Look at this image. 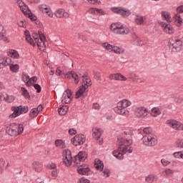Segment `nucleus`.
Returning a JSON list of instances; mask_svg holds the SVG:
<instances>
[{
	"label": "nucleus",
	"mask_w": 183,
	"mask_h": 183,
	"mask_svg": "<svg viewBox=\"0 0 183 183\" xmlns=\"http://www.w3.org/2000/svg\"><path fill=\"white\" fill-rule=\"evenodd\" d=\"M36 76H33L29 79V81L26 82V86H32V84L34 82H36L37 81Z\"/></svg>",
	"instance_id": "obj_46"
},
{
	"label": "nucleus",
	"mask_w": 183,
	"mask_h": 183,
	"mask_svg": "<svg viewBox=\"0 0 183 183\" xmlns=\"http://www.w3.org/2000/svg\"><path fill=\"white\" fill-rule=\"evenodd\" d=\"M83 83L81 86H84L85 88L86 86V89H88L89 86H91V79H88V76H83Z\"/></svg>",
	"instance_id": "obj_34"
},
{
	"label": "nucleus",
	"mask_w": 183,
	"mask_h": 183,
	"mask_svg": "<svg viewBox=\"0 0 183 183\" xmlns=\"http://www.w3.org/2000/svg\"><path fill=\"white\" fill-rule=\"evenodd\" d=\"M21 95H24V98L28 99V98H29V92H28V90H26L25 87H21Z\"/></svg>",
	"instance_id": "obj_47"
},
{
	"label": "nucleus",
	"mask_w": 183,
	"mask_h": 183,
	"mask_svg": "<svg viewBox=\"0 0 183 183\" xmlns=\"http://www.w3.org/2000/svg\"><path fill=\"white\" fill-rule=\"evenodd\" d=\"M145 181L148 183H155L158 181V176L154 174H149L146 176Z\"/></svg>",
	"instance_id": "obj_25"
},
{
	"label": "nucleus",
	"mask_w": 183,
	"mask_h": 183,
	"mask_svg": "<svg viewBox=\"0 0 183 183\" xmlns=\"http://www.w3.org/2000/svg\"><path fill=\"white\" fill-rule=\"evenodd\" d=\"M161 162L163 167H167V165H169V164H171V162L168 161L167 159H162Z\"/></svg>",
	"instance_id": "obj_51"
},
{
	"label": "nucleus",
	"mask_w": 183,
	"mask_h": 183,
	"mask_svg": "<svg viewBox=\"0 0 183 183\" xmlns=\"http://www.w3.org/2000/svg\"><path fill=\"white\" fill-rule=\"evenodd\" d=\"M145 19H147V17L137 15L135 17L134 21L137 25H144V24H145Z\"/></svg>",
	"instance_id": "obj_27"
},
{
	"label": "nucleus",
	"mask_w": 183,
	"mask_h": 183,
	"mask_svg": "<svg viewBox=\"0 0 183 183\" xmlns=\"http://www.w3.org/2000/svg\"><path fill=\"white\" fill-rule=\"evenodd\" d=\"M90 12L92 14H95L96 15H106V12L105 11H104L103 9H97V8H94V9H92L90 10Z\"/></svg>",
	"instance_id": "obj_33"
},
{
	"label": "nucleus",
	"mask_w": 183,
	"mask_h": 183,
	"mask_svg": "<svg viewBox=\"0 0 183 183\" xmlns=\"http://www.w3.org/2000/svg\"><path fill=\"white\" fill-rule=\"evenodd\" d=\"M17 4L19 5L23 14L26 15V16L30 18L31 21H36V17H34L32 13L29 10V8L28 7V6H26V4H25V3H24V1H22L21 0H18Z\"/></svg>",
	"instance_id": "obj_9"
},
{
	"label": "nucleus",
	"mask_w": 183,
	"mask_h": 183,
	"mask_svg": "<svg viewBox=\"0 0 183 183\" xmlns=\"http://www.w3.org/2000/svg\"><path fill=\"white\" fill-rule=\"evenodd\" d=\"M86 157H87L86 152H79L78 155L75 156L74 163L78 165V164H81V162H84V161L86 159Z\"/></svg>",
	"instance_id": "obj_18"
},
{
	"label": "nucleus",
	"mask_w": 183,
	"mask_h": 183,
	"mask_svg": "<svg viewBox=\"0 0 183 183\" xmlns=\"http://www.w3.org/2000/svg\"><path fill=\"white\" fill-rule=\"evenodd\" d=\"M167 125L175 131H183V124L181 122L175 119H169L166 122Z\"/></svg>",
	"instance_id": "obj_13"
},
{
	"label": "nucleus",
	"mask_w": 183,
	"mask_h": 183,
	"mask_svg": "<svg viewBox=\"0 0 183 183\" xmlns=\"http://www.w3.org/2000/svg\"><path fill=\"white\" fill-rule=\"evenodd\" d=\"M109 79L113 81H127L128 78L122 75L121 73L111 74L109 76Z\"/></svg>",
	"instance_id": "obj_20"
},
{
	"label": "nucleus",
	"mask_w": 183,
	"mask_h": 183,
	"mask_svg": "<svg viewBox=\"0 0 183 183\" xmlns=\"http://www.w3.org/2000/svg\"><path fill=\"white\" fill-rule=\"evenodd\" d=\"M164 173L166 174V175L169 176V175H172V174H174V172H172L171 169H167L164 171Z\"/></svg>",
	"instance_id": "obj_54"
},
{
	"label": "nucleus",
	"mask_w": 183,
	"mask_h": 183,
	"mask_svg": "<svg viewBox=\"0 0 183 183\" xmlns=\"http://www.w3.org/2000/svg\"><path fill=\"white\" fill-rule=\"evenodd\" d=\"M55 16H56V18H69V14L68 12H66L64 9H59L55 12Z\"/></svg>",
	"instance_id": "obj_23"
},
{
	"label": "nucleus",
	"mask_w": 183,
	"mask_h": 183,
	"mask_svg": "<svg viewBox=\"0 0 183 183\" xmlns=\"http://www.w3.org/2000/svg\"><path fill=\"white\" fill-rule=\"evenodd\" d=\"M36 109L37 110V112L39 114V112H41V111H42V109H44V107L41 104H39L37 108H36Z\"/></svg>",
	"instance_id": "obj_60"
},
{
	"label": "nucleus",
	"mask_w": 183,
	"mask_h": 183,
	"mask_svg": "<svg viewBox=\"0 0 183 183\" xmlns=\"http://www.w3.org/2000/svg\"><path fill=\"white\" fill-rule=\"evenodd\" d=\"M112 12L121 15L123 18H127L131 15V11L124 8V7H112Z\"/></svg>",
	"instance_id": "obj_12"
},
{
	"label": "nucleus",
	"mask_w": 183,
	"mask_h": 183,
	"mask_svg": "<svg viewBox=\"0 0 183 183\" xmlns=\"http://www.w3.org/2000/svg\"><path fill=\"white\" fill-rule=\"evenodd\" d=\"M13 113L9 115V118H16L22 114H26L29 111L28 106H14L12 107Z\"/></svg>",
	"instance_id": "obj_8"
},
{
	"label": "nucleus",
	"mask_w": 183,
	"mask_h": 183,
	"mask_svg": "<svg viewBox=\"0 0 183 183\" xmlns=\"http://www.w3.org/2000/svg\"><path fill=\"white\" fill-rule=\"evenodd\" d=\"M93 108L94 109H99L100 107H99V104L98 103H94L93 104Z\"/></svg>",
	"instance_id": "obj_64"
},
{
	"label": "nucleus",
	"mask_w": 183,
	"mask_h": 183,
	"mask_svg": "<svg viewBox=\"0 0 183 183\" xmlns=\"http://www.w3.org/2000/svg\"><path fill=\"white\" fill-rule=\"evenodd\" d=\"M69 135H75L76 134V130L75 129H70L69 130Z\"/></svg>",
	"instance_id": "obj_58"
},
{
	"label": "nucleus",
	"mask_w": 183,
	"mask_h": 183,
	"mask_svg": "<svg viewBox=\"0 0 183 183\" xmlns=\"http://www.w3.org/2000/svg\"><path fill=\"white\" fill-rule=\"evenodd\" d=\"M131 105H132L131 101L124 99L117 104V106L114 108V112L118 115L128 118L129 117V110L127 108L131 107Z\"/></svg>",
	"instance_id": "obj_3"
},
{
	"label": "nucleus",
	"mask_w": 183,
	"mask_h": 183,
	"mask_svg": "<svg viewBox=\"0 0 183 183\" xmlns=\"http://www.w3.org/2000/svg\"><path fill=\"white\" fill-rule=\"evenodd\" d=\"M112 52L117 54V55H121L125 52V49L123 47L113 46Z\"/></svg>",
	"instance_id": "obj_31"
},
{
	"label": "nucleus",
	"mask_w": 183,
	"mask_h": 183,
	"mask_svg": "<svg viewBox=\"0 0 183 183\" xmlns=\"http://www.w3.org/2000/svg\"><path fill=\"white\" fill-rule=\"evenodd\" d=\"M133 39H134V41L136 44V45H139V46L144 45V41L142 40H141V39L139 37H138V36H137V34H134L133 36Z\"/></svg>",
	"instance_id": "obj_39"
},
{
	"label": "nucleus",
	"mask_w": 183,
	"mask_h": 183,
	"mask_svg": "<svg viewBox=\"0 0 183 183\" xmlns=\"http://www.w3.org/2000/svg\"><path fill=\"white\" fill-rule=\"evenodd\" d=\"M134 115L139 119H144L148 115V109L144 106L137 107L134 110Z\"/></svg>",
	"instance_id": "obj_10"
},
{
	"label": "nucleus",
	"mask_w": 183,
	"mask_h": 183,
	"mask_svg": "<svg viewBox=\"0 0 183 183\" xmlns=\"http://www.w3.org/2000/svg\"><path fill=\"white\" fill-rule=\"evenodd\" d=\"M160 26L162 28L163 31L169 35H172L175 32V29L171 24H168L164 21L159 23Z\"/></svg>",
	"instance_id": "obj_14"
},
{
	"label": "nucleus",
	"mask_w": 183,
	"mask_h": 183,
	"mask_svg": "<svg viewBox=\"0 0 183 183\" xmlns=\"http://www.w3.org/2000/svg\"><path fill=\"white\" fill-rule=\"evenodd\" d=\"M0 41H4V42L8 41L6 32L5 31V29H4V26H2V24H0Z\"/></svg>",
	"instance_id": "obj_26"
},
{
	"label": "nucleus",
	"mask_w": 183,
	"mask_h": 183,
	"mask_svg": "<svg viewBox=\"0 0 183 183\" xmlns=\"http://www.w3.org/2000/svg\"><path fill=\"white\" fill-rule=\"evenodd\" d=\"M10 71H11V72H14V74H16V72H19V64H10Z\"/></svg>",
	"instance_id": "obj_41"
},
{
	"label": "nucleus",
	"mask_w": 183,
	"mask_h": 183,
	"mask_svg": "<svg viewBox=\"0 0 183 183\" xmlns=\"http://www.w3.org/2000/svg\"><path fill=\"white\" fill-rule=\"evenodd\" d=\"M103 177H106V178H108V177H109V170L108 169H104L103 170Z\"/></svg>",
	"instance_id": "obj_52"
},
{
	"label": "nucleus",
	"mask_w": 183,
	"mask_h": 183,
	"mask_svg": "<svg viewBox=\"0 0 183 183\" xmlns=\"http://www.w3.org/2000/svg\"><path fill=\"white\" fill-rule=\"evenodd\" d=\"M92 135L95 139L98 141L101 138V136L102 135V129L98 128V127H94L92 129Z\"/></svg>",
	"instance_id": "obj_24"
},
{
	"label": "nucleus",
	"mask_w": 183,
	"mask_h": 183,
	"mask_svg": "<svg viewBox=\"0 0 183 183\" xmlns=\"http://www.w3.org/2000/svg\"><path fill=\"white\" fill-rule=\"evenodd\" d=\"M72 101V92L71 89L66 90L61 97L62 104H71Z\"/></svg>",
	"instance_id": "obj_15"
},
{
	"label": "nucleus",
	"mask_w": 183,
	"mask_h": 183,
	"mask_svg": "<svg viewBox=\"0 0 183 183\" xmlns=\"http://www.w3.org/2000/svg\"><path fill=\"white\" fill-rule=\"evenodd\" d=\"M94 167L99 171H102L104 169V163L99 159H96L94 160Z\"/></svg>",
	"instance_id": "obj_29"
},
{
	"label": "nucleus",
	"mask_w": 183,
	"mask_h": 183,
	"mask_svg": "<svg viewBox=\"0 0 183 183\" xmlns=\"http://www.w3.org/2000/svg\"><path fill=\"white\" fill-rule=\"evenodd\" d=\"M141 141L142 145H144V147H155L158 144V139L155 134L144 136Z\"/></svg>",
	"instance_id": "obj_7"
},
{
	"label": "nucleus",
	"mask_w": 183,
	"mask_h": 183,
	"mask_svg": "<svg viewBox=\"0 0 183 183\" xmlns=\"http://www.w3.org/2000/svg\"><path fill=\"white\" fill-rule=\"evenodd\" d=\"M24 35L26 36V42L31 45V46H36L37 45L40 51H44L46 49V46L45 45V42L46 41V37H45V35H44L42 32H39V34L34 33L32 34L33 39L31 37V34L27 30L24 31Z\"/></svg>",
	"instance_id": "obj_2"
},
{
	"label": "nucleus",
	"mask_w": 183,
	"mask_h": 183,
	"mask_svg": "<svg viewBox=\"0 0 183 183\" xmlns=\"http://www.w3.org/2000/svg\"><path fill=\"white\" fill-rule=\"evenodd\" d=\"M102 46L104 48V49H107V51H109V52H112V49H114V46L109 44L107 42L103 43Z\"/></svg>",
	"instance_id": "obj_44"
},
{
	"label": "nucleus",
	"mask_w": 183,
	"mask_h": 183,
	"mask_svg": "<svg viewBox=\"0 0 183 183\" xmlns=\"http://www.w3.org/2000/svg\"><path fill=\"white\" fill-rule=\"evenodd\" d=\"M39 114V113L38 112V110L36 109V108H34L31 109L29 116L30 118H36Z\"/></svg>",
	"instance_id": "obj_42"
},
{
	"label": "nucleus",
	"mask_w": 183,
	"mask_h": 183,
	"mask_svg": "<svg viewBox=\"0 0 183 183\" xmlns=\"http://www.w3.org/2000/svg\"><path fill=\"white\" fill-rule=\"evenodd\" d=\"M143 137H148L149 135H154L152 134V129L151 127H146L143 129Z\"/></svg>",
	"instance_id": "obj_38"
},
{
	"label": "nucleus",
	"mask_w": 183,
	"mask_h": 183,
	"mask_svg": "<svg viewBox=\"0 0 183 183\" xmlns=\"http://www.w3.org/2000/svg\"><path fill=\"white\" fill-rule=\"evenodd\" d=\"M151 115L152 117H158V115H161V110L158 107H154L151 111Z\"/></svg>",
	"instance_id": "obj_43"
},
{
	"label": "nucleus",
	"mask_w": 183,
	"mask_h": 183,
	"mask_svg": "<svg viewBox=\"0 0 183 183\" xmlns=\"http://www.w3.org/2000/svg\"><path fill=\"white\" fill-rule=\"evenodd\" d=\"M177 148H179V149H182L183 148V140H177L176 142Z\"/></svg>",
	"instance_id": "obj_50"
},
{
	"label": "nucleus",
	"mask_w": 183,
	"mask_h": 183,
	"mask_svg": "<svg viewBox=\"0 0 183 183\" xmlns=\"http://www.w3.org/2000/svg\"><path fill=\"white\" fill-rule=\"evenodd\" d=\"M128 79L133 81V82H137L138 81V76L135 73H131L128 75Z\"/></svg>",
	"instance_id": "obj_45"
},
{
	"label": "nucleus",
	"mask_w": 183,
	"mask_h": 183,
	"mask_svg": "<svg viewBox=\"0 0 183 183\" xmlns=\"http://www.w3.org/2000/svg\"><path fill=\"white\" fill-rule=\"evenodd\" d=\"M72 154L71 153V150L64 149L63 152V164L66 167H71L72 165Z\"/></svg>",
	"instance_id": "obj_11"
},
{
	"label": "nucleus",
	"mask_w": 183,
	"mask_h": 183,
	"mask_svg": "<svg viewBox=\"0 0 183 183\" xmlns=\"http://www.w3.org/2000/svg\"><path fill=\"white\" fill-rule=\"evenodd\" d=\"M80 183H89V179L82 177L79 179Z\"/></svg>",
	"instance_id": "obj_56"
},
{
	"label": "nucleus",
	"mask_w": 183,
	"mask_h": 183,
	"mask_svg": "<svg viewBox=\"0 0 183 183\" xmlns=\"http://www.w3.org/2000/svg\"><path fill=\"white\" fill-rule=\"evenodd\" d=\"M42 163L39 162H34L32 163V168L36 171V172H41V170L42 169Z\"/></svg>",
	"instance_id": "obj_28"
},
{
	"label": "nucleus",
	"mask_w": 183,
	"mask_h": 183,
	"mask_svg": "<svg viewBox=\"0 0 183 183\" xmlns=\"http://www.w3.org/2000/svg\"><path fill=\"white\" fill-rule=\"evenodd\" d=\"M56 74L57 76H61V75H62V71L58 68L56 71Z\"/></svg>",
	"instance_id": "obj_62"
},
{
	"label": "nucleus",
	"mask_w": 183,
	"mask_h": 183,
	"mask_svg": "<svg viewBox=\"0 0 183 183\" xmlns=\"http://www.w3.org/2000/svg\"><path fill=\"white\" fill-rule=\"evenodd\" d=\"M88 95V89H86V86L84 87L81 86L78 91L76 92L75 98L78 99V98H85Z\"/></svg>",
	"instance_id": "obj_19"
},
{
	"label": "nucleus",
	"mask_w": 183,
	"mask_h": 183,
	"mask_svg": "<svg viewBox=\"0 0 183 183\" xmlns=\"http://www.w3.org/2000/svg\"><path fill=\"white\" fill-rule=\"evenodd\" d=\"M34 88L36 90L37 94H39V92H41V86L39 84H34Z\"/></svg>",
	"instance_id": "obj_53"
},
{
	"label": "nucleus",
	"mask_w": 183,
	"mask_h": 183,
	"mask_svg": "<svg viewBox=\"0 0 183 183\" xmlns=\"http://www.w3.org/2000/svg\"><path fill=\"white\" fill-rule=\"evenodd\" d=\"M49 168H50V169H55V168H56V165L54 163H51L49 165Z\"/></svg>",
	"instance_id": "obj_63"
},
{
	"label": "nucleus",
	"mask_w": 183,
	"mask_h": 183,
	"mask_svg": "<svg viewBox=\"0 0 183 183\" xmlns=\"http://www.w3.org/2000/svg\"><path fill=\"white\" fill-rule=\"evenodd\" d=\"M89 171H91V169H89V166L86 164L81 165V167L77 169V172L80 175H88Z\"/></svg>",
	"instance_id": "obj_21"
},
{
	"label": "nucleus",
	"mask_w": 183,
	"mask_h": 183,
	"mask_svg": "<svg viewBox=\"0 0 183 183\" xmlns=\"http://www.w3.org/2000/svg\"><path fill=\"white\" fill-rule=\"evenodd\" d=\"M174 19L176 26H181L182 25V18H181L179 14L177 13V14H175L174 16Z\"/></svg>",
	"instance_id": "obj_30"
},
{
	"label": "nucleus",
	"mask_w": 183,
	"mask_h": 183,
	"mask_svg": "<svg viewBox=\"0 0 183 183\" xmlns=\"http://www.w3.org/2000/svg\"><path fill=\"white\" fill-rule=\"evenodd\" d=\"M4 66H8V65H9V66H11V65H12V60L11 59V58L9 57H6L3 60Z\"/></svg>",
	"instance_id": "obj_48"
},
{
	"label": "nucleus",
	"mask_w": 183,
	"mask_h": 183,
	"mask_svg": "<svg viewBox=\"0 0 183 183\" xmlns=\"http://www.w3.org/2000/svg\"><path fill=\"white\" fill-rule=\"evenodd\" d=\"M177 14H182L183 13V5L179 6L177 8Z\"/></svg>",
	"instance_id": "obj_55"
},
{
	"label": "nucleus",
	"mask_w": 183,
	"mask_h": 183,
	"mask_svg": "<svg viewBox=\"0 0 183 183\" xmlns=\"http://www.w3.org/2000/svg\"><path fill=\"white\" fill-rule=\"evenodd\" d=\"M68 106H62L61 107L59 108L58 112L59 115H65L66 112H68Z\"/></svg>",
	"instance_id": "obj_40"
},
{
	"label": "nucleus",
	"mask_w": 183,
	"mask_h": 183,
	"mask_svg": "<svg viewBox=\"0 0 183 183\" xmlns=\"http://www.w3.org/2000/svg\"><path fill=\"white\" fill-rule=\"evenodd\" d=\"M110 31L115 35H128L130 30L125 24L117 22L111 24Z\"/></svg>",
	"instance_id": "obj_4"
},
{
	"label": "nucleus",
	"mask_w": 183,
	"mask_h": 183,
	"mask_svg": "<svg viewBox=\"0 0 183 183\" xmlns=\"http://www.w3.org/2000/svg\"><path fill=\"white\" fill-rule=\"evenodd\" d=\"M39 9L43 12V14H46L50 18L54 16V13H52V10H51V7L46 4H41L39 6Z\"/></svg>",
	"instance_id": "obj_17"
},
{
	"label": "nucleus",
	"mask_w": 183,
	"mask_h": 183,
	"mask_svg": "<svg viewBox=\"0 0 183 183\" xmlns=\"http://www.w3.org/2000/svg\"><path fill=\"white\" fill-rule=\"evenodd\" d=\"M174 158H177V159H179V152H175L173 153Z\"/></svg>",
	"instance_id": "obj_61"
},
{
	"label": "nucleus",
	"mask_w": 183,
	"mask_h": 183,
	"mask_svg": "<svg viewBox=\"0 0 183 183\" xmlns=\"http://www.w3.org/2000/svg\"><path fill=\"white\" fill-rule=\"evenodd\" d=\"M65 78H69V79H71L72 78L74 79V84H79V76H78V74H76L74 71H70L64 74Z\"/></svg>",
	"instance_id": "obj_22"
},
{
	"label": "nucleus",
	"mask_w": 183,
	"mask_h": 183,
	"mask_svg": "<svg viewBox=\"0 0 183 183\" xmlns=\"http://www.w3.org/2000/svg\"><path fill=\"white\" fill-rule=\"evenodd\" d=\"M169 44L172 52H178L181 51V49H182V46H183L182 40L177 37H172L169 40Z\"/></svg>",
	"instance_id": "obj_6"
},
{
	"label": "nucleus",
	"mask_w": 183,
	"mask_h": 183,
	"mask_svg": "<svg viewBox=\"0 0 183 183\" xmlns=\"http://www.w3.org/2000/svg\"><path fill=\"white\" fill-rule=\"evenodd\" d=\"M85 135L77 134L72 139L73 145H74L75 147H78L79 145H84V144L85 143Z\"/></svg>",
	"instance_id": "obj_16"
},
{
	"label": "nucleus",
	"mask_w": 183,
	"mask_h": 183,
	"mask_svg": "<svg viewBox=\"0 0 183 183\" xmlns=\"http://www.w3.org/2000/svg\"><path fill=\"white\" fill-rule=\"evenodd\" d=\"M9 56L18 59H19V53L16 50L11 49L9 51Z\"/></svg>",
	"instance_id": "obj_35"
},
{
	"label": "nucleus",
	"mask_w": 183,
	"mask_h": 183,
	"mask_svg": "<svg viewBox=\"0 0 183 183\" xmlns=\"http://www.w3.org/2000/svg\"><path fill=\"white\" fill-rule=\"evenodd\" d=\"M6 132L10 137H17L24 132V125L12 123L6 127Z\"/></svg>",
	"instance_id": "obj_5"
},
{
	"label": "nucleus",
	"mask_w": 183,
	"mask_h": 183,
	"mask_svg": "<svg viewBox=\"0 0 183 183\" xmlns=\"http://www.w3.org/2000/svg\"><path fill=\"white\" fill-rule=\"evenodd\" d=\"M21 79H22L23 82H24L26 84V83L28 82V81H29L30 78L28 74H26V73H23Z\"/></svg>",
	"instance_id": "obj_49"
},
{
	"label": "nucleus",
	"mask_w": 183,
	"mask_h": 183,
	"mask_svg": "<svg viewBox=\"0 0 183 183\" xmlns=\"http://www.w3.org/2000/svg\"><path fill=\"white\" fill-rule=\"evenodd\" d=\"M51 175L52 177H58V170L56 169H53V170L51 171Z\"/></svg>",
	"instance_id": "obj_57"
},
{
	"label": "nucleus",
	"mask_w": 183,
	"mask_h": 183,
	"mask_svg": "<svg viewBox=\"0 0 183 183\" xmlns=\"http://www.w3.org/2000/svg\"><path fill=\"white\" fill-rule=\"evenodd\" d=\"M124 137H118L117 150H114L112 154L117 159H124V154H132V138L134 137V130L127 129L124 132Z\"/></svg>",
	"instance_id": "obj_1"
},
{
	"label": "nucleus",
	"mask_w": 183,
	"mask_h": 183,
	"mask_svg": "<svg viewBox=\"0 0 183 183\" xmlns=\"http://www.w3.org/2000/svg\"><path fill=\"white\" fill-rule=\"evenodd\" d=\"M162 16L164 18L165 21L169 24L172 22V19L171 18V14L168 11H162Z\"/></svg>",
	"instance_id": "obj_32"
},
{
	"label": "nucleus",
	"mask_w": 183,
	"mask_h": 183,
	"mask_svg": "<svg viewBox=\"0 0 183 183\" xmlns=\"http://www.w3.org/2000/svg\"><path fill=\"white\" fill-rule=\"evenodd\" d=\"M18 25L20 26V28H25L26 26L25 22L24 21H19Z\"/></svg>",
	"instance_id": "obj_59"
},
{
	"label": "nucleus",
	"mask_w": 183,
	"mask_h": 183,
	"mask_svg": "<svg viewBox=\"0 0 183 183\" xmlns=\"http://www.w3.org/2000/svg\"><path fill=\"white\" fill-rule=\"evenodd\" d=\"M55 145L57 148H61V149H64V148H66L65 142L62 141L61 139H57L55 141Z\"/></svg>",
	"instance_id": "obj_36"
},
{
	"label": "nucleus",
	"mask_w": 183,
	"mask_h": 183,
	"mask_svg": "<svg viewBox=\"0 0 183 183\" xmlns=\"http://www.w3.org/2000/svg\"><path fill=\"white\" fill-rule=\"evenodd\" d=\"M4 101H6V102L11 104V102H14V101H15V97L12 95H8L6 94L4 95Z\"/></svg>",
	"instance_id": "obj_37"
}]
</instances>
